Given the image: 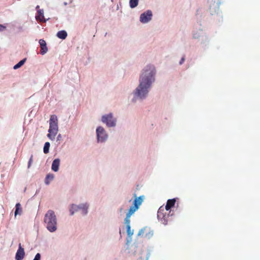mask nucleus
<instances>
[{"mask_svg": "<svg viewBox=\"0 0 260 260\" xmlns=\"http://www.w3.org/2000/svg\"><path fill=\"white\" fill-rule=\"evenodd\" d=\"M155 69L153 66H147L140 78V84L136 88L135 94L141 99L145 98L148 93L151 84L154 81Z\"/></svg>", "mask_w": 260, "mask_h": 260, "instance_id": "obj_1", "label": "nucleus"}, {"mask_svg": "<svg viewBox=\"0 0 260 260\" xmlns=\"http://www.w3.org/2000/svg\"><path fill=\"white\" fill-rule=\"evenodd\" d=\"M44 221L46 228L50 232H54L57 230V219L53 211L49 210L46 213Z\"/></svg>", "mask_w": 260, "mask_h": 260, "instance_id": "obj_2", "label": "nucleus"}, {"mask_svg": "<svg viewBox=\"0 0 260 260\" xmlns=\"http://www.w3.org/2000/svg\"><path fill=\"white\" fill-rule=\"evenodd\" d=\"M134 196L135 198L133 203L134 206H132L130 207L124 219V222L126 226L130 225V218L131 215L139 208V206L141 205L144 200L143 196H141L139 198H137L136 194L135 193Z\"/></svg>", "mask_w": 260, "mask_h": 260, "instance_id": "obj_3", "label": "nucleus"}, {"mask_svg": "<svg viewBox=\"0 0 260 260\" xmlns=\"http://www.w3.org/2000/svg\"><path fill=\"white\" fill-rule=\"evenodd\" d=\"M58 132V119L55 115L50 116L49 120V133L47 137L51 140H54Z\"/></svg>", "mask_w": 260, "mask_h": 260, "instance_id": "obj_4", "label": "nucleus"}, {"mask_svg": "<svg viewBox=\"0 0 260 260\" xmlns=\"http://www.w3.org/2000/svg\"><path fill=\"white\" fill-rule=\"evenodd\" d=\"M163 206H161L157 211V218L158 220L164 225L167 224L170 219L169 214L167 213Z\"/></svg>", "mask_w": 260, "mask_h": 260, "instance_id": "obj_5", "label": "nucleus"}, {"mask_svg": "<svg viewBox=\"0 0 260 260\" xmlns=\"http://www.w3.org/2000/svg\"><path fill=\"white\" fill-rule=\"evenodd\" d=\"M88 206L86 204H81L79 206L73 205L70 209L71 215H73L75 212L81 211L83 215L87 213Z\"/></svg>", "mask_w": 260, "mask_h": 260, "instance_id": "obj_6", "label": "nucleus"}, {"mask_svg": "<svg viewBox=\"0 0 260 260\" xmlns=\"http://www.w3.org/2000/svg\"><path fill=\"white\" fill-rule=\"evenodd\" d=\"M102 121L108 127H113L116 125V119L113 118L111 113L103 116Z\"/></svg>", "mask_w": 260, "mask_h": 260, "instance_id": "obj_7", "label": "nucleus"}, {"mask_svg": "<svg viewBox=\"0 0 260 260\" xmlns=\"http://www.w3.org/2000/svg\"><path fill=\"white\" fill-rule=\"evenodd\" d=\"M96 134L98 140L99 142H103L107 138V135L106 134L104 128L102 126H99L96 128Z\"/></svg>", "mask_w": 260, "mask_h": 260, "instance_id": "obj_8", "label": "nucleus"}, {"mask_svg": "<svg viewBox=\"0 0 260 260\" xmlns=\"http://www.w3.org/2000/svg\"><path fill=\"white\" fill-rule=\"evenodd\" d=\"M152 16V12L150 10H147L140 15V21L143 23H147L151 19Z\"/></svg>", "mask_w": 260, "mask_h": 260, "instance_id": "obj_9", "label": "nucleus"}, {"mask_svg": "<svg viewBox=\"0 0 260 260\" xmlns=\"http://www.w3.org/2000/svg\"><path fill=\"white\" fill-rule=\"evenodd\" d=\"M138 236L149 239L153 235V232L149 228H144L142 229L138 233Z\"/></svg>", "mask_w": 260, "mask_h": 260, "instance_id": "obj_10", "label": "nucleus"}, {"mask_svg": "<svg viewBox=\"0 0 260 260\" xmlns=\"http://www.w3.org/2000/svg\"><path fill=\"white\" fill-rule=\"evenodd\" d=\"M25 255L24 248L22 247L21 243L19 245L18 249L15 255L16 260H22Z\"/></svg>", "mask_w": 260, "mask_h": 260, "instance_id": "obj_11", "label": "nucleus"}, {"mask_svg": "<svg viewBox=\"0 0 260 260\" xmlns=\"http://www.w3.org/2000/svg\"><path fill=\"white\" fill-rule=\"evenodd\" d=\"M39 44L41 47V54L44 55L48 51L46 43L44 40L40 39L39 40Z\"/></svg>", "mask_w": 260, "mask_h": 260, "instance_id": "obj_12", "label": "nucleus"}, {"mask_svg": "<svg viewBox=\"0 0 260 260\" xmlns=\"http://www.w3.org/2000/svg\"><path fill=\"white\" fill-rule=\"evenodd\" d=\"M36 19L37 20L40 21V22L46 21L44 19L43 10H39L38 11L37 15L36 16Z\"/></svg>", "mask_w": 260, "mask_h": 260, "instance_id": "obj_13", "label": "nucleus"}, {"mask_svg": "<svg viewBox=\"0 0 260 260\" xmlns=\"http://www.w3.org/2000/svg\"><path fill=\"white\" fill-rule=\"evenodd\" d=\"M176 203V200L175 199H170L167 201L166 207H164L165 209L167 211H169L172 207H173Z\"/></svg>", "mask_w": 260, "mask_h": 260, "instance_id": "obj_14", "label": "nucleus"}, {"mask_svg": "<svg viewBox=\"0 0 260 260\" xmlns=\"http://www.w3.org/2000/svg\"><path fill=\"white\" fill-rule=\"evenodd\" d=\"M60 164V160L58 158L55 159L52 164L51 169L54 172H57L58 170L59 166Z\"/></svg>", "mask_w": 260, "mask_h": 260, "instance_id": "obj_15", "label": "nucleus"}, {"mask_svg": "<svg viewBox=\"0 0 260 260\" xmlns=\"http://www.w3.org/2000/svg\"><path fill=\"white\" fill-rule=\"evenodd\" d=\"M56 36L58 38L64 40L67 37V32L65 30H60L57 33Z\"/></svg>", "mask_w": 260, "mask_h": 260, "instance_id": "obj_16", "label": "nucleus"}, {"mask_svg": "<svg viewBox=\"0 0 260 260\" xmlns=\"http://www.w3.org/2000/svg\"><path fill=\"white\" fill-rule=\"evenodd\" d=\"M15 216L21 215L22 212V208L20 203H17L15 206Z\"/></svg>", "mask_w": 260, "mask_h": 260, "instance_id": "obj_17", "label": "nucleus"}, {"mask_svg": "<svg viewBox=\"0 0 260 260\" xmlns=\"http://www.w3.org/2000/svg\"><path fill=\"white\" fill-rule=\"evenodd\" d=\"M54 178V175L52 174H48L45 178V183L46 184H49L50 182L52 181Z\"/></svg>", "mask_w": 260, "mask_h": 260, "instance_id": "obj_18", "label": "nucleus"}, {"mask_svg": "<svg viewBox=\"0 0 260 260\" xmlns=\"http://www.w3.org/2000/svg\"><path fill=\"white\" fill-rule=\"evenodd\" d=\"M139 0H129V6L131 8H134L138 5Z\"/></svg>", "mask_w": 260, "mask_h": 260, "instance_id": "obj_19", "label": "nucleus"}, {"mask_svg": "<svg viewBox=\"0 0 260 260\" xmlns=\"http://www.w3.org/2000/svg\"><path fill=\"white\" fill-rule=\"evenodd\" d=\"M26 60V58H24L23 59L20 60L18 63L14 66V69L16 70L20 68L25 63Z\"/></svg>", "mask_w": 260, "mask_h": 260, "instance_id": "obj_20", "label": "nucleus"}, {"mask_svg": "<svg viewBox=\"0 0 260 260\" xmlns=\"http://www.w3.org/2000/svg\"><path fill=\"white\" fill-rule=\"evenodd\" d=\"M49 147H50L49 142H46L44 144V150H43L44 153L47 154L49 152Z\"/></svg>", "mask_w": 260, "mask_h": 260, "instance_id": "obj_21", "label": "nucleus"}, {"mask_svg": "<svg viewBox=\"0 0 260 260\" xmlns=\"http://www.w3.org/2000/svg\"><path fill=\"white\" fill-rule=\"evenodd\" d=\"M126 232L128 236L131 237L133 235V232L131 230L130 225H126Z\"/></svg>", "mask_w": 260, "mask_h": 260, "instance_id": "obj_22", "label": "nucleus"}, {"mask_svg": "<svg viewBox=\"0 0 260 260\" xmlns=\"http://www.w3.org/2000/svg\"><path fill=\"white\" fill-rule=\"evenodd\" d=\"M32 157H33V155H31L30 158H29V160L28 161V168H29L31 165V163L32 162Z\"/></svg>", "mask_w": 260, "mask_h": 260, "instance_id": "obj_23", "label": "nucleus"}, {"mask_svg": "<svg viewBox=\"0 0 260 260\" xmlns=\"http://www.w3.org/2000/svg\"><path fill=\"white\" fill-rule=\"evenodd\" d=\"M41 259V255L40 253H38L35 257L34 260H40Z\"/></svg>", "mask_w": 260, "mask_h": 260, "instance_id": "obj_24", "label": "nucleus"}, {"mask_svg": "<svg viewBox=\"0 0 260 260\" xmlns=\"http://www.w3.org/2000/svg\"><path fill=\"white\" fill-rule=\"evenodd\" d=\"M6 27L2 24H0V31H3L6 29Z\"/></svg>", "mask_w": 260, "mask_h": 260, "instance_id": "obj_25", "label": "nucleus"}, {"mask_svg": "<svg viewBox=\"0 0 260 260\" xmlns=\"http://www.w3.org/2000/svg\"><path fill=\"white\" fill-rule=\"evenodd\" d=\"M185 60V57L184 56L182 57L181 60L180 61L179 64H182Z\"/></svg>", "mask_w": 260, "mask_h": 260, "instance_id": "obj_26", "label": "nucleus"}, {"mask_svg": "<svg viewBox=\"0 0 260 260\" xmlns=\"http://www.w3.org/2000/svg\"><path fill=\"white\" fill-rule=\"evenodd\" d=\"M61 138V135L59 134L57 136V139L59 140V139Z\"/></svg>", "mask_w": 260, "mask_h": 260, "instance_id": "obj_27", "label": "nucleus"}, {"mask_svg": "<svg viewBox=\"0 0 260 260\" xmlns=\"http://www.w3.org/2000/svg\"><path fill=\"white\" fill-rule=\"evenodd\" d=\"M38 8H39V6H37L36 7V9H38Z\"/></svg>", "mask_w": 260, "mask_h": 260, "instance_id": "obj_28", "label": "nucleus"}]
</instances>
